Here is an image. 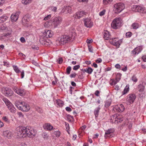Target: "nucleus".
I'll use <instances>...</instances> for the list:
<instances>
[{"label": "nucleus", "instance_id": "f257e3e1", "mask_svg": "<svg viewBox=\"0 0 146 146\" xmlns=\"http://www.w3.org/2000/svg\"><path fill=\"white\" fill-rule=\"evenodd\" d=\"M17 135L19 138H21L28 136L33 137L35 135V131L32 128H28L27 127L20 126L17 128Z\"/></svg>", "mask_w": 146, "mask_h": 146}, {"label": "nucleus", "instance_id": "f03ea898", "mask_svg": "<svg viewBox=\"0 0 146 146\" xmlns=\"http://www.w3.org/2000/svg\"><path fill=\"white\" fill-rule=\"evenodd\" d=\"M76 33L75 29L73 27L70 28L68 35L62 36L58 40L59 45H63L70 41H72L76 36Z\"/></svg>", "mask_w": 146, "mask_h": 146}, {"label": "nucleus", "instance_id": "7ed1b4c3", "mask_svg": "<svg viewBox=\"0 0 146 146\" xmlns=\"http://www.w3.org/2000/svg\"><path fill=\"white\" fill-rule=\"evenodd\" d=\"M15 106L19 110L23 111H28L30 109L29 105L24 102H17L15 103Z\"/></svg>", "mask_w": 146, "mask_h": 146}, {"label": "nucleus", "instance_id": "20e7f679", "mask_svg": "<svg viewBox=\"0 0 146 146\" xmlns=\"http://www.w3.org/2000/svg\"><path fill=\"white\" fill-rule=\"evenodd\" d=\"M122 24V21L120 18H116L112 21L111 23L112 27L114 29H117L120 28Z\"/></svg>", "mask_w": 146, "mask_h": 146}, {"label": "nucleus", "instance_id": "39448f33", "mask_svg": "<svg viewBox=\"0 0 146 146\" xmlns=\"http://www.w3.org/2000/svg\"><path fill=\"white\" fill-rule=\"evenodd\" d=\"M2 100L4 102L10 112L13 113H15L16 112V108L12 103L8 99L6 98H3Z\"/></svg>", "mask_w": 146, "mask_h": 146}, {"label": "nucleus", "instance_id": "423d86ee", "mask_svg": "<svg viewBox=\"0 0 146 146\" xmlns=\"http://www.w3.org/2000/svg\"><path fill=\"white\" fill-rule=\"evenodd\" d=\"M124 4L121 3L115 4L114 5L113 10L116 13H118L122 11L125 8Z\"/></svg>", "mask_w": 146, "mask_h": 146}, {"label": "nucleus", "instance_id": "0eeeda50", "mask_svg": "<svg viewBox=\"0 0 146 146\" xmlns=\"http://www.w3.org/2000/svg\"><path fill=\"white\" fill-rule=\"evenodd\" d=\"M132 9L133 11L139 12L141 14H144L146 13V8L142 6L133 5Z\"/></svg>", "mask_w": 146, "mask_h": 146}, {"label": "nucleus", "instance_id": "6e6552de", "mask_svg": "<svg viewBox=\"0 0 146 146\" xmlns=\"http://www.w3.org/2000/svg\"><path fill=\"white\" fill-rule=\"evenodd\" d=\"M110 41L111 44L115 46L117 48H118L122 42V40L121 39L118 40L116 38H112L110 39Z\"/></svg>", "mask_w": 146, "mask_h": 146}, {"label": "nucleus", "instance_id": "1a4fd4ad", "mask_svg": "<svg viewBox=\"0 0 146 146\" xmlns=\"http://www.w3.org/2000/svg\"><path fill=\"white\" fill-rule=\"evenodd\" d=\"M62 18L60 17L54 18L52 20V24L54 28H56L60 25L62 22Z\"/></svg>", "mask_w": 146, "mask_h": 146}, {"label": "nucleus", "instance_id": "9d476101", "mask_svg": "<svg viewBox=\"0 0 146 146\" xmlns=\"http://www.w3.org/2000/svg\"><path fill=\"white\" fill-rule=\"evenodd\" d=\"M2 93L6 96H11L13 94V91L10 88L6 87H3L2 88Z\"/></svg>", "mask_w": 146, "mask_h": 146}, {"label": "nucleus", "instance_id": "9b49d317", "mask_svg": "<svg viewBox=\"0 0 146 146\" xmlns=\"http://www.w3.org/2000/svg\"><path fill=\"white\" fill-rule=\"evenodd\" d=\"M12 89L16 93L21 96L24 95L25 93L24 89L19 88L16 86L13 87Z\"/></svg>", "mask_w": 146, "mask_h": 146}, {"label": "nucleus", "instance_id": "f8f14e48", "mask_svg": "<svg viewBox=\"0 0 146 146\" xmlns=\"http://www.w3.org/2000/svg\"><path fill=\"white\" fill-rule=\"evenodd\" d=\"M143 48V46L141 45L137 47L132 51V54L133 55H138L140 53Z\"/></svg>", "mask_w": 146, "mask_h": 146}, {"label": "nucleus", "instance_id": "ddd939ff", "mask_svg": "<svg viewBox=\"0 0 146 146\" xmlns=\"http://www.w3.org/2000/svg\"><path fill=\"white\" fill-rule=\"evenodd\" d=\"M84 25L87 28H91L93 26V23L91 21L90 19L86 18L84 19Z\"/></svg>", "mask_w": 146, "mask_h": 146}, {"label": "nucleus", "instance_id": "4468645a", "mask_svg": "<svg viewBox=\"0 0 146 146\" xmlns=\"http://www.w3.org/2000/svg\"><path fill=\"white\" fill-rule=\"evenodd\" d=\"M72 9L69 6H65L62 8V9L60 12L61 14L72 13Z\"/></svg>", "mask_w": 146, "mask_h": 146}, {"label": "nucleus", "instance_id": "2eb2a0df", "mask_svg": "<svg viewBox=\"0 0 146 146\" xmlns=\"http://www.w3.org/2000/svg\"><path fill=\"white\" fill-rule=\"evenodd\" d=\"M114 131L115 130L113 128H110L107 130L104 135L105 138L106 139L107 137H112V134Z\"/></svg>", "mask_w": 146, "mask_h": 146}, {"label": "nucleus", "instance_id": "dca6fc26", "mask_svg": "<svg viewBox=\"0 0 146 146\" xmlns=\"http://www.w3.org/2000/svg\"><path fill=\"white\" fill-rule=\"evenodd\" d=\"M136 97V96L134 94H129L128 96L127 101L130 104L134 102Z\"/></svg>", "mask_w": 146, "mask_h": 146}, {"label": "nucleus", "instance_id": "f3484780", "mask_svg": "<svg viewBox=\"0 0 146 146\" xmlns=\"http://www.w3.org/2000/svg\"><path fill=\"white\" fill-rule=\"evenodd\" d=\"M125 109V107L122 104L116 105L114 107V110L119 112H123Z\"/></svg>", "mask_w": 146, "mask_h": 146}, {"label": "nucleus", "instance_id": "a211bd4d", "mask_svg": "<svg viewBox=\"0 0 146 146\" xmlns=\"http://www.w3.org/2000/svg\"><path fill=\"white\" fill-rule=\"evenodd\" d=\"M43 36L46 38H50L53 35V33L51 31L48 30H45L43 33Z\"/></svg>", "mask_w": 146, "mask_h": 146}, {"label": "nucleus", "instance_id": "6ab92c4d", "mask_svg": "<svg viewBox=\"0 0 146 146\" xmlns=\"http://www.w3.org/2000/svg\"><path fill=\"white\" fill-rule=\"evenodd\" d=\"M19 15V13L17 12L13 13L11 16V21L13 22H16L18 18Z\"/></svg>", "mask_w": 146, "mask_h": 146}, {"label": "nucleus", "instance_id": "aec40b11", "mask_svg": "<svg viewBox=\"0 0 146 146\" xmlns=\"http://www.w3.org/2000/svg\"><path fill=\"white\" fill-rule=\"evenodd\" d=\"M87 13V12L84 11H79L76 13L75 17L79 19L82 17L86 15Z\"/></svg>", "mask_w": 146, "mask_h": 146}, {"label": "nucleus", "instance_id": "412c9836", "mask_svg": "<svg viewBox=\"0 0 146 146\" xmlns=\"http://www.w3.org/2000/svg\"><path fill=\"white\" fill-rule=\"evenodd\" d=\"M146 84L145 82H143L138 85L137 88L139 92L141 93L144 92L145 90Z\"/></svg>", "mask_w": 146, "mask_h": 146}, {"label": "nucleus", "instance_id": "4be33fe9", "mask_svg": "<svg viewBox=\"0 0 146 146\" xmlns=\"http://www.w3.org/2000/svg\"><path fill=\"white\" fill-rule=\"evenodd\" d=\"M3 134L5 137L10 139L13 135L12 133L8 131H4L3 132Z\"/></svg>", "mask_w": 146, "mask_h": 146}, {"label": "nucleus", "instance_id": "5701e85b", "mask_svg": "<svg viewBox=\"0 0 146 146\" xmlns=\"http://www.w3.org/2000/svg\"><path fill=\"white\" fill-rule=\"evenodd\" d=\"M123 120V118L122 116L120 115L116 116V117L115 118L114 123H118L119 122H121Z\"/></svg>", "mask_w": 146, "mask_h": 146}, {"label": "nucleus", "instance_id": "b1692460", "mask_svg": "<svg viewBox=\"0 0 146 146\" xmlns=\"http://www.w3.org/2000/svg\"><path fill=\"white\" fill-rule=\"evenodd\" d=\"M43 127L44 129L48 131H51L53 128V127L49 123L45 124L43 125Z\"/></svg>", "mask_w": 146, "mask_h": 146}, {"label": "nucleus", "instance_id": "393cba45", "mask_svg": "<svg viewBox=\"0 0 146 146\" xmlns=\"http://www.w3.org/2000/svg\"><path fill=\"white\" fill-rule=\"evenodd\" d=\"M103 38L105 39L108 40L110 37V33L107 30H104V32Z\"/></svg>", "mask_w": 146, "mask_h": 146}, {"label": "nucleus", "instance_id": "a878e982", "mask_svg": "<svg viewBox=\"0 0 146 146\" xmlns=\"http://www.w3.org/2000/svg\"><path fill=\"white\" fill-rule=\"evenodd\" d=\"M129 90V86L127 84L125 87L124 90L122 92V95H124L127 93Z\"/></svg>", "mask_w": 146, "mask_h": 146}, {"label": "nucleus", "instance_id": "bb28decb", "mask_svg": "<svg viewBox=\"0 0 146 146\" xmlns=\"http://www.w3.org/2000/svg\"><path fill=\"white\" fill-rule=\"evenodd\" d=\"M100 109L101 108L100 105L95 109L94 110V114L96 117H98Z\"/></svg>", "mask_w": 146, "mask_h": 146}, {"label": "nucleus", "instance_id": "cd10ccee", "mask_svg": "<svg viewBox=\"0 0 146 146\" xmlns=\"http://www.w3.org/2000/svg\"><path fill=\"white\" fill-rule=\"evenodd\" d=\"M110 84L112 86L115 85L118 82V81L116 78L111 79L110 80Z\"/></svg>", "mask_w": 146, "mask_h": 146}, {"label": "nucleus", "instance_id": "c85d7f7f", "mask_svg": "<svg viewBox=\"0 0 146 146\" xmlns=\"http://www.w3.org/2000/svg\"><path fill=\"white\" fill-rule=\"evenodd\" d=\"M111 99H110L106 100L105 102V104L104 106L105 107L107 108L109 107L111 104Z\"/></svg>", "mask_w": 146, "mask_h": 146}, {"label": "nucleus", "instance_id": "c756f323", "mask_svg": "<svg viewBox=\"0 0 146 146\" xmlns=\"http://www.w3.org/2000/svg\"><path fill=\"white\" fill-rule=\"evenodd\" d=\"M56 103L58 106L60 107H62L64 105L63 102L59 99L56 100Z\"/></svg>", "mask_w": 146, "mask_h": 146}, {"label": "nucleus", "instance_id": "7c9ffc66", "mask_svg": "<svg viewBox=\"0 0 146 146\" xmlns=\"http://www.w3.org/2000/svg\"><path fill=\"white\" fill-rule=\"evenodd\" d=\"M84 70L86 72L89 74H91L93 71V69L90 67L86 68V69H84Z\"/></svg>", "mask_w": 146, "mask_h": 146}, {"label": "nucleus", "instance_id": "2f4dec72", "mask_svg": "<svg viewBox=\"0 0 146 146\" xmlns=\"http://www.w3.org/2000/svg\"><path fill=\"white\" fill-rule=\"evenodd\" d=\"M13 67L14 70L17 73H19L20 72V70L17 66L14 65H13Z\"/></svg>", "mask_w": 146, "mask_h": 146}, {"label": "nucleus", "instance_id": "473e14b6", "mask_svg": "<svg viewBox=\"0 0 146 146\" xmlns=\"http://www.w3.org/2000/svg\"><path fill=\"white\" fill-rule=\"evenodd\" d=\"M139 25L138 23H133L131 26V27L133 29H137L139 28Z\"/></svg>", "mask_w": 146, "mask_h": 146}, {"label": "nucleus", "instance_id": "72a5a7b5", "mask_svg": "<svg viewBox=\"0 0 146 146\" xmlns=\"http://www.w3.org/2000/svg\"><path fill=\"white\" fill-rule=\"evenodd\" d=\"M113 0H103V4L104 5H106L111 3Z\"/></svg>", "mask_w": 146, "mask_h": 146}, {"label": "nucleus", "instance_id": "f704fd0d", "mask_svg": "<svg viewBox=\"0 0 146 146\" xmlns=\"http://www.w3.org/2000/svg\"><path fill=\"white\" fill-rule=\"evenodd\" d=\"M40 42V44L43 45H45L46 44V41L44 40V39L43 38H40L39 40Z\"/></svg>", "mask_w": 146, "mask_h": 146}, {"label": "nucleus", "instance_id": "c9c22d12", "mask_svg": "<svg viewBox=\"0 0 146 146\" xmlns=\"http://www.w3.org/2000/svg\"><path fill=\"white\" fill-rule=\"evenodd\" d=\"M8 19V17L5 15H3L0 18V19H2V21L3 22L5 21L6 20H7Z\"/></svg>", "mask_w": 146, "mask_h": 146}, {"label": "nucleus", "instance_id": "e433bc0d", "mask_svg": "<svg viewBox=\"0 0 146 146\" xmlns=\"http://www.w3.org/2000/svg\"><path fill=\"white\" fill-rule=\"evenodd\" d=\"M72 70V68L70 66H68L66 69V74L69 75L70 74V71Z\"/></svg>", "mask_w": 146, "mask_h": 146}, {"label": "nucleus", "instance_id": "4c0bfd02", "mask_svg": "<svg viewBox=\"0 0 146 146\" xmlns=\"http://www.w3.org/2000/svg\"><path fill=\"white\" fill-rule=\"evenodd\" d=\"M131 80L134 82L136 83L138 79L135 75H133L131 77Z\"/></svg>", "mask_w": 146, "mask_h": 146}, {"label": "nucleus", "instance_id": "58836bf2", "mask_svg": "<svg viewBox=\"0 0 146 146\" xmlns=\"http://www.w3.org/2000/svg\"><path fill=\"white\" fill-rule=\"evenodd\" d=\"M31 0H22V2L25 5H27L30 3Z\"/></svg>", "mask_w": 146, "mask_h": 146}, {"label": "nucleus", "instance_id": "ea45409f", "mask_svg": "<svg viewBox=\"0 0 146 146\" xmlns=\"http://www.w3.org/2000/svg\"><path fill=\"white\" fill-rule=\"evenodd\" d=\"M11 35V34L7 33H3L1 34L0 35V37L3 38L4 36H9Z\"/></svg>", "mask_w": 146, "mask_h": 146}, {"label": "nucleus", "instance_id": "a19ab883", "mask_svg": "<svg viewBox=\"0 0 146 146\" xmlns=\"http://www.w3.org/2000/svg\"><path fill=\"white\" fill-rule=\"evenodd\" d=\"M2 119L7 123H9V120L8 119V118L6 116H3L2 117Z\"/></svg>", "mask_w": 146, "mask_h": 146}, {"label": "nucleus", "instance_id": "79ce46f5", "mask_svg": "<svg viewBox=\"0 0 146 146\" xmlns=\"http://www.w3.org/2000/svg\"><path fill=\"white\" fill-rule=\"evenodd\" d=\"M35 109L39 113H41L42 112V109L38 107H36Z\"/></svg>", "mask_w": 146, "mask_h": 146}, {"label": "nucleus", "instance_id": "37998d69", "mask_svg": "<svg viewBox=\"0 0 146 146\" xmlns=\"http://www.w3.org/2000/svg\"><path fill=\"white\" fill-rule=\"evenodd\" d=\"M125 35L127 37L129 38L132 35V33L131 32H129L126 33Z\"/></svg>", "mask_w": 146, "mask_h": 146}, {"label": "nucleus", "instance_id": "c03bdc74", "mask_svg": "<svg viewBox=\"0 0 146 146\" xmlns=\"http://www.w3.org/2000/svg\"><path fill=\"white\" fill-rule=\"evenodd\" d=\"M106 12V11L104 9L102 11H100L99 13V15L100 16H103L105 14V12Z\"/></svg>", "mask_w": 146, "mask_h": 146}, {"label": "nucleus", "instance_id": "a18cd8bd", "mask_svg": "<svg viewBox=\"0 0 146 146\" xmlns=\"http://www.w3.org/2000/svg\"><path fill=\"white\" fill-rule=\"evenodd\" d=\"M80 68V66L79 65H75L73 68V69L74 70H77Z\"/></svg>", "mask_w": 146, "mask_h": 146}, {"label": "nucleus", "instance_id": "49530a36", "mask_svg": "<svg viewBox=\"0 0 146 146\" xmlns=\"http://www.w3.org/2000/svg\"><path fill=\"white\" fill-rule=\"evenodd\" d=\"M54 134L56 137H58L60 136V132L59 131H57L54 132Z\"/></svg>", "mask_w": 146, "mask_h": 146}, {"label": "nucleus", "instance_id": "de8ad7c7", "mask_svg": "<svg viewBox=\"0 0 146 146\" xmlns=\"http://www.w3.org/2000/svg\"><path fill=\"white\" fill-rule=\"evenodd\" d=\"M22 20L23 22H27L29 21V19H28L26 16H25L22 19Z\"/></svg>", "mask_w": 146, "mask_h": 146}, {"label": "nucleus", "instance_id": "09e8293b", "mask_svg": "<svg viewBox=\"0 0 146 146\" xmlns=\"http://www.w3.org/2000/svg\"><path fill=\"white\" fill-rule=\"evenodd\" d=\"M51 17V15H48L44 18V20L45 21L47 20L50 19Z\"/></svg>", "mask_w": 146, "mask_h": 146}, {"label": "nucleus", "instance_id": "8fccbe9b", "mask_svg": "<svg viewBox=\"0 0 146 146\" xmlns=\"http://www.w3.org/2000/svg\"><path fill=\"white\" fill-rule=\"evenodd\" d=\"M76 74L75 73H73L70 75V77L71 78H75L76 76Z\"/></svg>", "mask_w": 146, "mask_h": 146}, {"label": "nucleus", "instance_id": "3c124183", "mask_svg": "<svg viewBox=\"0 0 146 146\" xmlns=\"http://www.w3.org/2000/svg\"><path fill=\"white\" fill-rule=\"evenodd\" d=\"M88 46L89 51L90 52H93V50L92 49V46H90V45H88Z\"/></svg>", "mask_w": 146, "mask_h": 146}, {"label": "nucleus", "instance_id": "603ef678", "mask_svg": "<svg viewBox=\"0 0 146 146\" xmlns=\"http://www.w3.org/2000/svg\"><path fill=\"white\" fill-rule=\"evenodd\" d=\"M17 114L19 115V117H23V113L20 112H18L17 113Z\"/></svg>", "mask_w": 146, "mask_h": 146}, {"label": "nucleus", "instance_id": "864d4df0", "mask_svg": "<svg viewBox=\"0 0 146 146\" xmlns=\"http://www.w3.org/2000/svg\"><path fill=\"white\" fill-rule=\"evenodd\" d=\"M65 109L68 111L70 112L71 111L72 109L69 107H67Z\"/></svg>", "mask_w": 146, "mask_h": 146}, {"label": "nucleus", "instance_id": "5fc2aeb1", "mask_svg": "<svg viewBox=\"0 0 146 146\" xmlns=\"http://www.w3.org/2000/svg\"><path fill=\"white\" fill-rule=\"evenodd\" d=\"M65 126L66 128V129L67 130H69L70 129V127L69 125V124L68 123H67L66 122H65Z\"/></svg>", "mask_w": 146, "mask_h": 146}, {"label": "nucleus", "instance_id": "6e6d98bb", "mask_svg": "<svg viewBox=\"0 0 146 146\" xmlns=\"http://www.w3.org/2000/svg\"><path fill=\"white\" fill-rule=\"evenodd\" d=\"M62 58H58V62L59 64H61L62 62Z\"/></svg>", "mask_w": 146, "mask_h": 146}, {"label": "nucleus", "instance_id": "4d7b16f0", "mask_svg": "<svg viewBox=\"0 0 146 146\" xmlns=\"http://www.w3.org/2000/svg\"><path fill=\"white\" fill-rule=\"evenodd\" d=\"M20 40L23 43H24L25 42V39L23 37H21L20 39Z\"/></svg>", "mask_w": 146, "mask_h": 146}, {"label": "nucleus", "instance_id": "13d9d810", "mask_svg": "<svg viewBox=\"0 0 146 146\" xmlns=\"http://www.w3.org/2000/svg\"><path fill=\"white\" fill-rule=\"evenodd\" d=\"M102 59L101 58H99L96 60V62L97 63H100L102 62Z\"/></svg>", "mask_w": 146, "mask_h": 146}, {"label": "nucleus", "instance_id": "bf43d9fd", "mask_svg": "<svg viewBox=\"0 0 146 146\" xmlns=\"http://www.w3.org/2000/svg\"><path fill=\"white\" fill-rule=\"evenodd\" d=\"M57 7H56L53 6L52 7V11L56 12V11Z\"/></svg>", "mask_w": 146, "mask_h": 146}, {"label": "nucleus", "instance_id": "052dcab7", "mask_svg": "<svg viewBox=\"0 0 146 146\" xmlns=\"http://www.w3.org/2000/svg\"><path fill=\"white\" fill-rule=\"evenodd\" d=\"M21 78H23L24 76V71L23 70L22 71L21 73Z\"/></svg>", "mask_w": 146, "mask_h": 146}, {"label": "nucleus", "instance_id": "680f3d73", "mask_svg": "<svg viewBox=\"0 0 146 146\" xmlns=\"http://www.w3.org/2000/svg\"><path fill=\"white\" fill-rule=\"evenodd\" d=\"M93 41V40L92 39H88L86 40V42L88 44H90L91 42H92Z\"/></svg>", "mask_w": 146, "mask_h": 146}, {"label": "nucleus", "instance_id": "e2e57ef3", "mask_svg": "<svg viewBox=\"0 0 146 146\" xmlns=\"http://www.w3.org/2000/svg\"><path fill=\"white\" fill-rule=\"evenodd\" d=\"M5 0H0V6H2L5 3Z\"/></svg>", "mask_w": 146, "mask_h": 146}, {"label": "nucleus", "instance_id": "0e129e2a", "mask_svg": "<svg viewBox=\"0 0 146 146\" xmlns=\"http://www.w3.org/2000/svg\"><path fill=\"white\" fill-rule=\"evenodd\" d=\"M115 67L117 69H119L120 68L121 66L119 64H117L115 65Z\"/></svg>", "mask_w": 146, "mask_h": 146}, {"label": "nucleus", "instance_id": "69168bd1", "mask_svg": "<svg viewBox=\"0 0 146 146\" xmlns=\"http://www.w3.org/2000/svg\"><path fill=\"white\" fill-rule=\"evenodd\" d=\"M99 91L98 90H97L95 91L94 94L96 96H99Z\"/></svg>", "mask_w": 146, "mask_h": 146}, {"label": "nucleus", "instance_id": "338daca9", "mask_svg": "<svg viewBox=\"0 0 146 146\" xmlns=\"http://www.w3.org/2000/svg\"><path fill=\"white\" fill-rule=\"evenodd\" d=\"M142 59L144 62H146V55H144L142 56Z\"/></svg>", "mask_w": 146, "mask_h": 146}, {"label": "nucleus", "instance_id": "774afa93", "mask_svg": "<svg viewBox=\"0 0 146 146\" xmlns=\"http://www.w3.org/2000/svg\"><path fill=\"white\" fill-rule=\"evenodd\" d=\"M3 63H4L3 65L4 66H6L7 67L8 66L9 64L8 62L4 61V62H3Z\"/></svg>", "mask_w": 146, "mask_h": 146}]
</instances>
